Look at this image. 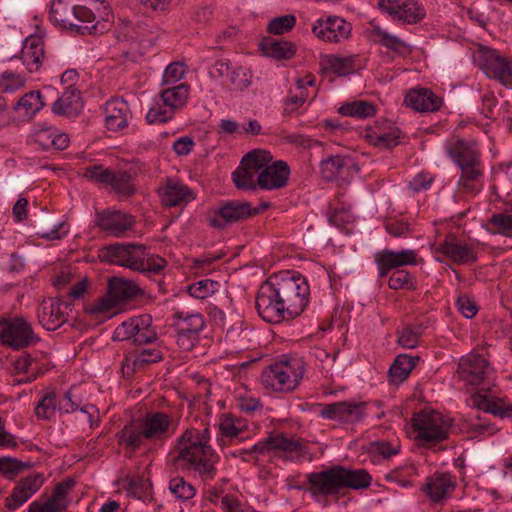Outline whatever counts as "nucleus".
I'll list each match as a JSON object with an SVG mask.
<instances>
[{
    "label": "nucleus",
    "instance_id": "nucleus-38",
    "mask_svg": "<svg viewBox=\"0 0 512 512\" xmlns=\"http://www.w3.org/2000/svg\"><path fill=\"white\" fill-rule=\"evenodd\" d=\"M151 323L152 318L150 315L132 317L116 327L113 332L112 339L114 341L133 340L139 329H142L141 325H150Z\"/></svg>",
    "mask_w": 512,
    "mask_h": 512
},
{
    "label": "nucleus",
    "instance_id": "nucleus-55",
    "mask_svg": "<svg viewBox=\"0 0 512 512\" xmlns=\"http://www.w3.org/2000/svg\"><path fill=\"white\" fill-rule=\"evenodd\" d=\"M169 490L175 498L182 501L190 500L196 494L195 487L181 476H176L169 481Z\"/></svg>",
    "mask_w": 512,
    "mask_h": 512
},
{
    "label": "nucleus",
    "instance_id": "nucleus-53",
    "mask_svg": "<svg viewBox=\"0 0 512 512\" xmlns=\"http://www.w3.org/2000/svg\"><path fill=\"white\" fill-rule=\"evenodd\" d=\"M220 283L211 279H202L187 287L190 296L196 299H205L220 289Z\"/></svg>",
    "mask_w": 512,
    "mask_h": 512
},
{
    "label": "nucleus",
    "instance_id": "nucleus-22",
    "mask_svg": "<svg viewBox=\"0 0 512 512\" xmlns=\"http://www.w3.org/2000/svg\"><path fill=\"white\" fill-rule=\"evenodd\" d=\"M45 482L42 473H31L16 482L11 494L5 499V507L10 512L15 511L24 505L34 494H36Z\"/></svg>",
    "mask_w": 512,
    "mask_h": 512
},
{
    "label": "nucleus",
    "instance_id": "nucleus-58",
    "mask_svg": "<svg viewBox=\"0 0 512 512\" xmlns=\"http://www.w3.org/2000/svg\"><path fill=\"white\" fill-rule=\"evenodd\" d=\"M296 24V17L293 14H286L271 19L267 25V31L273 35H282L293 29Z\"/></svg>",
    "mask_w": 512,
    "mask_h": 512
},
{
    "label": "nucleus",
    "instance_id": "nucleus-37",
    "mask_svg": "<svg viewBox=\"0 0 512 512\" xmlns=\"http://www.w3.org/2000/svg\"><path fill=\"white\" fill-rule=\"evenodd\" d=\"M419 361L420 357L418 356L399 354L389 369L391 381L394 383H401L406 380Z\"/></svg>",
    "mask_w": 512,
    "mask_h": 512
},
{
    "label": "nucleus",
    "instance_id": "nucleus-49",
    "mask_svg": "<svg viewBox=\"0 0 512 512\" xmlns=\"http://www.w3.org/2000/svg\"><path fill=\"white\" fill-rule=\"evenodd\" d=\"M45 105L39 91H30L21 97L13 106L14 110H24L25 116H34Z\"/></svg>",
    "mask_w": 512,
    "mask_h": 512
},
{
    "label": "nucleus",
    "instance_id": "nucleus-14",
    "mask_svg": "<svg viewBox=\"0 0 512 512\" xmlns=\"http://www.w3.org/2000/svg\"><path fill=\"white\" fill-rule=\"evenodd\" d=\"M0 341L7 347L20 350L37 343L40 338L25 318L0 317Z\"/></svg>",
    "mask_w": 512,
    "mask_h": 512
},
{
    "label": "nucleus",
    "instance_id": "nucleus-60",
    "mask_svg": "<svg viewBox=\"0 0 512 512\" xmlns=\"http://www.w3.org/2000/svg\"><path fill=\"white\" fill-rule=\"evenodd\" d=\"M147 250L143 251L142 255V266L135 268L134 271H138L144 274H159L166 265V260L160 256H149Z\"/></svg>",
    "mask_w": 512,
    "mask_h": 512
},
{
    "label": "nucleus",
    "instance_id": "nucleus-34",
    "mask_svg": "<svg viewBox=\"0 0 512 512\" xmlns=\"http://www.w3.org/2000/svg\"><path fill=\"white\" fill-rule=\"evenodd\" d=\"M320 173L326 181L343 179L350 173L349 160L340 155L330 156L321 161Z\"/></svg>",
    "mask_w": 512,
    "mask_h": 512
},
{
    "label": "nucleus",
    "instance_id": "nucleus-19",
    "mask_svg": "<svg viewBox=\"0 0 512 512\" xmlns=\"http://www.w3.org/2000/svg\"><path fill=\"white\" fill-rule=\"evenodd\" d=\"M352 25L344 18L329 15L318 18L312 26L313 34L327 43H340L351 36Z\"/></svg>",
    "mask_w": 512,
    "mask_h": 512
},
{
    "label": "nucleus",
    "instance_id": "nucleus-9",
    "mask_svg": "<svg viewBox=\"0 0 512 512\" xmlns=\"http://www.w3.org/2000/svg\"><path fill=\"white\" fill-rule=\"evenodd\" d=\"M252 447L257 459L271 452H279V457L285 461L301 462L308 455L304 440L288 438L283 433L270 435Z\"/></svg>",
    "mask_w": 512,
    "mask_h": 512
},
{
    "label": "nucleus",
    "instance_id": "nucleus-32",
    "mask_svg": "<svg viewBox=\"0 0 512 512\" xmlns=\"http://www.w3.org/2000/svg\"><path fill=\"white\" fill-rule=\"evenodd\" d=\"M35 142L44 151H59L68 147L70 139L67 134L59 132L58 129L45 126L35 132Z\"/></svg>",
    "mask_w": 512,
    "mask_h": 512
},
{
    "label": "nucleus",
    "instance_id": "nucleus-16",
    "mask_svg": "<svg viewBox=\"0 0 512 512\" xmlns=\"http://www.w3.org/2000/svg\"><path fill=\"white\" fill-rule=\"evenodd\" d=\"M457 374L466 385H483V390L488 391L493 368L483 355L470 353L460 359Z\"/></svg>",
    "mask_w": 512,
    "mask_h": 512
},
{
    "label": "nucleus",
    "instance_id": "nucleus-35",
    "mask_svg": "<svg viewBox=\"0 0 512 512\" xmlns=\"http://www.w3.org/2000/svg\"><path fill=\"white\" fill-rule=\"evenodd\" d=\"M44 58V43L38 36L26 38L21 51V59L27 65L30 72L38 70L39 64Z\"/></svg>",
    "mask_w": 512,
    "mask_h": 512
},
{
    "label": "nucleus",
    "instance_id": "nucleus-50",
    "mask_svg": "<svg viewBox=\"0 0 512 512\" xmlns=\"http://www.w3.org/2000/svg\"><path fill=\"white\" fill-rule=\"evenodd\" d=\"M176 112L163 103L161 98L156 97L154 104L148 110L146 120L149 124L166 123L173 119Z\"/></svg>",
    "mask_w": 512,
    "mask_h": 512
},
{
    "label": "nucleus",
    "instance_id": "nucleus-18",
    "mask_svg": "<svg viewBox=\"0 0 512 512\" xmlns=\"http://www.w3.org/2000/svg\"><path fill=\"white\" fill-rule=\"evenodd\" d=\"M378 8L394 21L416 24L426 16L424 7L417 0H379Z\"/></svg>",
    "mask_w": 512,
    "mask_h": 512
},
{
    "label": "nucleus",
    "instance_id": "nucleus-43",
    "mask_svg": "<svg viewBox=\"0 0 512 512\" xmlns=\"http://www.w3.org/2000/svg\"><path fill=\"white\" fill-rule=\"evenodd\" d=\"M376 112L373 103L365 100L353 101L345 103L339 108V113L343 116L365 119L372 117Z\"/></svg>",
    "mask_w": 512,
    "mask_h": 512
},
{
    "label": "nucleus",
    "instance_id": "nucleus-64",
    "mask_svg": "<svg viewBox=\"0 0 512 512\" xmlns=\"http://www.w3.org/2000/svg\"><path fill=\"white\" fill-rule=\"evenodd\" d=\"M221 507L225 512H257L253 507L243 504L233 495H224L221 498Z\"/></svg>",
    "mask_w": 512,
    "mask_h": 512
},
{
    "label": "nucleus",
    "instance_id": "nucleus-52",
    "mask_svg": "<svg viewBox=\"0 0 512 512\" xmlns=\"http://www.w3.org/2000/svg\"><path fill=\"white\" fill-rule=\"evenodd\" d=\"M57 408L56 392L53 390L47 391L40 398L35 407V415L41 420H50L54 415Z\"/></svg>",
    "mask_w": 512,
    "mask_h": 512
},
{
    "label": "nucleus",
    "instance_id": "nucleus-20",
    "mask_svg": "<svg viewBox=\"0 0 512 512\" xmlns=\"http://www.w3.org/2000/svg\"><path fill=\"white\" fill-rule=\"evenodd\" d=\"M160 203L167 208L184 207L196 198L194 191L177 178L166 177L158 186Z\"/></svg>",
    "mask_w": 512,
    "mask_h": 512
},
{
    "label": "nucleus",
    "instance_id": "nucleus-4",
    "mask_svg": "<svg viewBox=\"0 0 512 512\" xmlns=\"http://www.w3.org/2000/svg\"><path fill=\"white\" fill-rule=\"evenodd\" d=\"M445 148L449 158L461 171L458 188L469 194L480 192L485 166L478 144L471 140L452 139L447 141Z\"/></svg>",
    "mask_w": 512,
    "mask_h": 512
},
{
    "label": "nucleus",
    "instance_id": "nucleus-39",
    "mask_svg": "<svg viewBox=\"0 0 512 512\" xmlns=\"http://www.w3.org/2000/svg\"><path fill=\"white\" fill-rule=\"evenodd\" d=\"M75 486V481L68 477L57 483L47 499V502L56 509L57 512H63L68 509L71 501L68 499L69 492Z\"/></svg>",
    "mask_w": 512,
    "mask_h": 512
},
{
    "label": "nucleus",
    "instance_id": "nucleus-28",
    "mask_svg": "<svg viewBox=\"0 0 512 512\" xmlns=\"http://www.w3.org/2000/svg\"><path fill=\"white\" fill-rule=\"evenodd\" d=\"M471 403L474 407L486 413H490L501 419L512 418V403L505 398L491 397L480 392L471 396Z\"/></svg>",
    "mask_w": 512,
    "mask_h": 512
},
{
    "label": "nucleus",
    "instance_id": "nucleus-7",
    "mask_svg": "<svg viewBox=\"0 0 512 512\" xmlns=\"http://www.w3.org/2000/svg\"><path fill=\"white\" fill-rule=\"evenodd\" d=\"M415 440L424 448H431L450 435L451 420L432 408L415 412L411 419Z\"/></svg>",
    "mask_w": 512,
    "mask_h": 512
},
{
    "label": "nucleus",
    "instance_id": "nucleus-25",
    "mask_svg": "<svg viewBox=\"0 0 512 512\" xmlns=\"http://www.w3.org/2000/svg\"><path fill=\"white\" fill-rule=\"evenodd\" d=\"M290 168L285 161L279 160L267 165L258 175L257 185L261 189L273 190L286 186Z\"/></svg>",
    "mask_w": 512,
    "mask_h": 512
},
{
    "label": "nucleus",
    "instance_id": "nucleus-62",
    "mask_svg": "<svg viewBox=\"0 0 512 512\" xmlns=\"http://www.w3.org/2000/svg\"><path fill=\"white\" fill-rule=\"evenodd\" d=\"M13 370L11 372L12 376H20L21 374H29L32 371H42L38 365L37 361L30 354H23L15 359L12 363Z\"/></svg>",
    "mask_w": 512,
    "mask_h": 512
},
{
    "label": "nucleus",
    "instance_id": "nucleus-45",
    "mask_svg": "<svg viewBox=\"0 0 512 512\" xmlns=\"http://www.w3.org/2000/svg\"><path fill=\"white\" fill-rule=\"evenodd\" d=\"M401 130L398 127H390L388 130L373 132L368 135L370 143L380 149H391L399 145Z\"/></svg>",
    "mask_w": 512,
    "mask_h": 512
},
{
    "label": "nucleus",
    "instance_id": "nucleus-30",
    "mask_svg": "<svg viewBox=\"0 0 512 512\" xmlns=\"http://www.w3.org/2000/svg\"><path fill=\"white\" fill-rule=\"evenodd\" d=\"M62 305L68 304L59 300H51L49 303L43 302L39 311V323L48 331H55L66 322V316L62 311Z\"/></svg>",
    "mask_w": 512,
    "mask_h": 512
},
{
    "label": "nucleus",
    "instance_id": "nucleus-8",
    "mask_svg": "<svg viewBox=\"0 0 512 512\" xmlns=\"http://www.w3.org/2000/svg\"><path fill=\"white\" fill-rule=\"evenodd\" d=\"M304 374L298 359L271 364L261 374L262 385L269 390L288 393L296 389Z\"/></svg>",
    "mask_w": 512,
    "mask_h": 512
},
{
    "label": "nucleus",
    "instance_id": "nucleus-3",
    "mask_svg": "<svg viewBox=\"0 0 512 512\" xmlns=\"http://www.w3.org/2000/svg\"><path fill=\"white\" fill-rule=\"evenodd\" d=\"M306 480L309 484L306 491L313 499L320 501L322 498H338L345 489H367L372 483V476L366 469H352L337 464L307 474Z\"/></svg>",
    "mask_w": 512,
    "mask_h": 512
},
{
    "label": "nucleus",
    "instance_id": "nucleus-15",
    "mask_svg": "<svg viewBox=\"0 0 512 512\" xmlns=\"http://www.w3.org/2000/svg\"><path fill=\"white\" fill-rule=\"evenodd\" d=\"M255 307L258 315L267 323L278 324L283 321H291V318L287 316L283 303L268 278L260 285L257 291Z\"/></svg>",
    "mask_w": 512,
    "mask_h": 512
},
{
    "label": "nucleus",
    "instance_id": "nucleus-59",
    "mask_svg": "<svg viewBox=\"0 0 512 512\" xmlns=\"http://www.w3.org/2000/svg\"><path fill=\"white\" fill-rule=\"evenodd\" d=\"M118 308L120 307L107 289V293L104 296L98 298L92 305L87 307V312L90 315L99 316L110 313Z\"/></svg>",
    "mask_w": 512,
    "mask_h": 512
},
{
    "label": "nucleus",
    "instance_id": "nucleus-12",
    "mask_svg": "<svg viewBox=\"0 0 512 512\" xmlns=\"http://www.w3.org/2000/svg\"><path fill=\"white\" fill-rule=\"evenodd\" d=\"M474 62L493 80L505 87H512V58H507L493 48L480 46L475 52Z\"/></svg>",
    "mask_w": 512,
    "mask_h": 512
},
{
    "label": "nucleus",
    "instance_id": "nucleus-11",
    "mask_svg": "<svg viewBox=\"0 0 512 512\" xmlns=\"http://www.w3.org/2000/svg\"><path fill=\"white\" fill-rule=\"evenodd\" d=\"M171 326L175 330L176 342L184 351L192 350L200 340V333L206 326L202 313L189 310H178L173 314Z\"/></svg>",
    "mask_w": 512,
    "mask_h": 512
},
{
    "label": "nucleus",
    "instance_id": "nucleus-56",
    "mask_svg": "<svg viewBox=\"0 0 512 512\" xmlns=\"http://www.w3.org/2000/svg\"><path fill=\"white\" fill-rule=\"evenodd\" d=\"M488 224L495 228L492 233L512 237V212L493 213L488 219Z\"/></svg>",
    "mask_w": 512,
    "mask_h": 512
},
{
    "label": "nucleus",
    "instance_id": "nucleus-1",
    "mask_svg": "<svg viewBox=\"0 0 512 512\" xmlns=\"http://www.w3.org/2000/svg\"><path fill=\"white\" fill-rule=\"evenodd\" d=\"M210 440L208 427L202 430L195 427L185 429L174 444L173 468L194 474L205 483L212 481L217 475L216 464L220 457L210 445Z\"/></svg>",
    "mask_w": 512,
    "mask_h": 512
},
{
    "label": "nucleus",
    "instance_id": "nucleus-23",
    "mask_svg": "<svg viewBox=\"0 0 512 512\" xmlns=\"http://www.w3.org/2000/svg\"><path fill=\"white\" fill-rule=\"evenodd\" d=\"M456 488V480L450 473H435L427 478L422 491L434 504L442 503Z\"/></svg>",
    "mask_w": 512,
    "mask_h": 512
},
{
    "label": "nucleus",
    "instance_id": "nucleus-42",
    "mask_svg": "<svg viewBox=\"0 0 512 512\" xmlns=\"http://www.w3.org/2000/svg\"><path fill=\"white\" fill-rule=\"evenodd\" d=\"M119 197H131L135 193L132 176L127 171H114L108 185Z\"/></svg>",
    "mask_w": 512,
    "mask_h": 512
},
{
    "label": "nucleus",
    "instance_id": "nucleus-41",
    "mask_svg": "<svg viewBox=\"0 0 512 512\" xmlns=\"http://www.w3.org/2000/svg\"><path fill=\"white\" fill-rule=\"evenodd\" d=\"M219 430L222 437L238 438L246 429V421L242 418L234 416L232 413L222 414L219 419Z\"/></svg>",
    "mask_w": 512,
    "mask_h": 512
},
{
    "label": "nucleus",
    "instance_id": "nucleus-46",
    "mask_svg": "<svg viewBox=\"0 0 512 512\" xmlns=\"http://www.w3.org/2000/svg\"><path fill=\"white\" fill-rule=\"evenodd\" d=\"M251 330L244 327L242 321L233 324L226 332L225 339L230 342L237 350H246L249 348Z\"/></svg>",
    "mask_w": 512,
    "mask_h": 512
},
{
    "label": "nucleus",
    "instance_id": "nucleus-44",
    "mask_svg": "<svg viewBox=\"0 0 512 512\" xmlns=\"http://www.w3.org/2000/svg\"><path fill=\"white\" fill-rule=\"evenodd\" d=\"M425 327L421 323L408 324L401 331H397L398 344L406 349L416 348L420 338L424 333Z\"/></svg>",
    "mask_w": 512,
    "mask_h": 512
},
{
    "label": "nucleus",
    "instance_id": "nucleus-2",
    "mask_svg": "<svg viewBox=\"0 0 512 512\" xmlns=\"http://www.w3.org/2000/svg\"><path fill=\"white\" fill-rule=\"evenodd\" d=\"M179 420L173 413L149 411L137 420H133L117 434L118 443L135 453L147 443L162 447L177 431Z\"/></svg>",
    "mask_w": 512,
    "mask_h": 512
},
{
    "label": "nucleus",
    "instance_id": "nucleus-36",
    "mask_svg": "<svg viewBox=\"0 0 512 512\" xmlns=\"http://www.w3.org/2000/svg\"><path fill=\"white\" fill-rule=\"evenodd\" d=\"M163 358L162 352L156 348L142 349L140 352L126 357L125 363L122 366L125 369L135 372L136 370L143 369L145 366L161 361Z\"/></svg>",
    "mask_w": 512,
    "mask_h": 512
},
{
    "label": "nucleus",
    "instance_id": "nucleus-63",
    "mask_svg": "<svg viewBox=\"0 0 512 512\" xmlns=\"http://www.w3.org/2000/svg\"><path fill=\"white\" fill-rule=\"evenodd\" d=\"M255 172L243 165H239L232 173L235 186L240 189H255L254 183Z\"/></svg>",
    "mask_w": 512,
    "mask_h": 512
},
{
    "label": "nucleus",
    "instance_id": "nucleus-47",
    "mask_svg": "<svg viewBox=\"0 0 512 512\" xmlns=\"http://www.w3.org/2000/svg\"><path fill=\"white\" fill-rule=\"evenodd\" d=\"M371 36L375 43H378L389 50L401 54L403 48L406 47L405 42L399 37L388 33L380 26H374L371 31Z\"/></svg>",
    "mask_w": 512,
    "mask_h": 512
},
{
    "label": "nucleus",
    "instance_id": "nucleus-21",
    "mask_svg": "<svg viewBox=\"0 0 512 512\" xmlns=\"http://www.w3.org/2000/svg\"><path fill=\"white\" fill-rule=\"evenodd\" d=\"M95 225L113 237H124L136 224L135 217L119 210L105 209L95 214Z\"/></svg>",
    "mask_w": 512,
    "mask_h": 512
},
{
    "label": "nucleus",
    "instance_id": "nucleus-48",
    "mask_svg": "<svg viewBox=\"0 0 512 512\" xmlns=\"http://www.w3.org/2000/svg\"><path fill=\"white\" fill-rule=\"evenodd\" d=\"M252 72L243 66L232 67L228 77V87L232 91H243L251 85Z\"/></svg>",
    "mask_w": 512,
    "mask_h": 512
},
{
    "label": "nucleus",
    "instance_id": "nucleus-54",
    "mask_svg": "<svg viewBox=\"0 0 512 512\" xmlns=\"http://www.w3.org/2000/svg\"><path fill=\"white\" fill-rule=\"evenodd\" d=\"M29 467V462H22L13 457H0V475L8 480H14Z\"/></svg>",
    "mask_w": 512,
    "mask_h": 512
},
{
    "label": "nucleus",
    "instance_id": "nucleus-17",
    "mask_svg": "<svg viewBox=\"0 0 512 512\" xmlns=\"http://www.w3.org/2000/svg\"><path fill=\"white\" fill-rule=\"evenodd\" d=\"M147 249L145 244L115 243L104 246L99 251L102 262L115 264L134 271L141 267L143 251Z\"/></svg>",
    "mask_w": 512,
    "mask_h": 512
},
{
    "label": "nucleus",
    "instance_id": "nucleus-26",
    "mask_svg": "<svg viewBox=\"0 0 512 512\" xmlns=\"http://www.w3.org/2000/svg\"><path fill=\"white\" fill-rule=\"evenodd\" d=\"M107 288L119 307L129 304L145 293L134 281L122 277H111Z\"/></svg>",
    "mask_w": 512,
    "mask_h": 512
},
{
    "label": "nucleus",
    "instance_id": "nucleus-61",
    "mask_svg": "<svg viewBox=\"0 0 512 512\" xmlns=\"http://www.w3.org/2000/svg\"><path fill=\"white\" fill-rule=\"evenodd\" d=\"M113 170L102 165H91L84 169L83 176L89 181L107 186Z\"/></svg>",
    "mask_w": 512,
    "mask_h": 512
},
{
    "label": "nucleus",
    "instance_id": "nucleus-24",
    "mask_svg": "<svg viewBox=\"0 0 512 512\" xmlns=\"http://www.w3.org/2000/svg\"><path fill=\"white\" fill-rule=\"evenodd\" d=\"M438 251L456 264L474 263L478 259L475 248L459 243L454 235H449L440 242Z\"/></svg>",
    "mask_w": 512,
    "mask_h": 512
},
{
    "label": "nucleus",
    "instance_id": "nucleus-6",
    "mask_svg": "<svg viewBox=\"0 0 512 512\" xmlns=\"http://www.w3.org/2000/svg\"><path fill=\"white\" fill-rule=\"evenodd\" d=\"M283 303L287 316L294 320L309 304L310 287L307 279L295 271H281L268 277Z\"/></svg>",
    "mask_w": 512,
    "mask_h": 512
},
{
    "label": "nucleus",
    "instance_id": "nucleus-27",
    "mask_svg": "<svg viewBox=\"0 0 512 512\" xmlns=\"http://www.w3.org/2000/svg\"><path fill=\"white\" fill-rule=\"evenodd\" d=\"M105 125L108 130L118 132L128 126L131 111L127 101L121 98L111 99L105 107Z\"/></svg>",
    "mask_w": 512,
    "mask_h": 512
},
{
    "label": "nucleus",
    "instance_id": "nucleus-10",
    "mask_svg": "<svg viewBox=\"0 0 512 512\" xmlns=\"http://www.w3.org/2000/svg\"><path fill=\"white\" fill-rule=\"evenodd\" d=\"M250 202L245 200H222L218 207L210 209L207 214L208 225L217 230L244 222L257 215Z\"/></svg>",
    "mask_w": 512,
    "mask_h": 512
},
{
    "label": "nucleus",
    "instance_id": "nucleus-57",
    "mask_svg": "<svg viewBox=\"0 0 512 512\" xmlns=\"http://www.w3.org/2000/svg\"><path fill=\"white\" fill-rule=\"evenodd\" d=\"M357 56H336L331 55L328 59L330 69L339 76H347L355 71Z\"/></svg>",
    "mask_w": 512,
    "mask_h": 512
},
{
    "label": "nucleus",
    "instance_id": "nucleus-5",
    "mask_svg": "<svg viewBox=\"0 0 512 512\" xmlns=\"http://www.w3.org/2000/svg\"><path fill=\"white\" fill-rule=\"evenodd\" d=\"M374 262L377 267L378 280L389 276L388 286L392 290L417 289L416 278L407 270L403 269L407 265L417 264V253L412 249H403L395 251L383 249L374 255Z\"/></svg>",
    "mask_w": 512,
    "mask_h": 512
},
{
    "label": "nucleus",
    "instance_id": "nucleus-31",
    "mask_svg": "<svg viewBox=\"0 0 512 512\" xmlns=\"http://www.w3.org/2000/svg\"><path fill=\"white\" fill-rule=\"evenodd\" d=\"M82 108L80 92L72 86H67L62 95L52 105L53 113L68 117L77 116Z\"/></svg>",
    "mask_w": 512,
    "mask_h": 512
},
{
    "label": "nucleus",
    "instance_id": "nucleus-40",
    "mask_svg": "<svg viewBox=\"0 0 512 512\" xmlns=\"http://www.w3.org/2000/svg\"><path fill=\"white\" fill-rule=\"evenodd\" d=\"M188 96L189 86L181 83L176 86L163 89L158 97L161 98L164 104L176 112L186 104Z\"/></svg>",
    "mask_w": 512,
    "mask_h": 512
},
{
    "label": "nucleus",
    "instance_id": "nucleus-51",
    "mask_svg": "<svg viewBox=\"0 0 512 512\" xmlns=\"http://www.w3.org/2000/svg\"><path fill=\"white\" fill-rule=\"evenodd\" d=\"M271 159L272 155L270 152L256 149L245 154L240 163L241 165L257 173L262 168H265Z\"/></svg>",
    "mask_w": 512,
    "mask_h": 512
},
{
    "label": "nucleus",
    "instance_id": "nucleus-33",
    "mask_svg": "<svg viewBox=\"0 0 512 512\" xmlns=\"http://www.w3.org/2000/svg\"><path fill=\"white\" fill-rule=\"evenodd\" d=\"M260 47L265 56L275 60H290L296 54L295 44L284 39L264 38Z\"/></svg>",
    "mask_w": 512,
    "mask_h": 512
},
{
    "label": "nucleus",
    "instance_id": "nucleus-29",
    "mask_svg": "<svg viewBox=\"0 0 512 512\" xmlns=\"http://www.w3.org/2000/svg\"><path fill=\"white\" fill-rule=\"evenodd\" d=\"M404 102L408 107L419 112H435L442 105V99L428 88L409 90Z\"/></svg>",
    "mask_w": 512,
    "mask_h": 512
},
{
    "label": "nucleus",
    "instance_id": "nucleus-13",
    "mask_svg": "<svg viewBox=\"0 0 512 512\" xmlns=\"http://www.w3.org/2000/svg\"><path fill=\"white\" fill-rule=\"evenodd\" d=\"M318 416L342 425H357L367 417L368 403L354 400L315 404Z\"/></svg>",
    "mask_w": 512,
    "mask_h": 512
}]
</instances>
